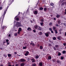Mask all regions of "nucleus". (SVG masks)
<instances>
[{
	"instance_id": "obj_1",
	"label": "nucleus",
	"mask_w": 66,
	"mask_h": 66,
	"mask_svg": "<svg viewBox=\"0 0 66 66\" xmlns=\"http://www.w3.org/2000/svg\"><path fill=\"white\" fill-rule=\"evenodd\" d=\"M9 6H10V4H9V6H7V8H6V11H5L4 13V14H3V16H2V17L0 18V20H3V18H4V15H5V14H6V11H7V9L9 8Z\"/></svg>"
},
{
	"instance_id": "obj_2",
	"label": "nucleus",
	"mask_w": 66,
	"mask_h": 66,
	"mask_svg": "<svg viewBox=\"0 0 66 66\" xmlns=\"http://www.w3.org/2000/svg\"><path fill=\"white\" fill-rule=\"evenodd\" d=\"M15 26L16 27H22V25L21 24V23L17 22L15 24Z\"/></svg>"
},
{
	"instance_id": "obj_3",
	"label": "nucleus",
	"mask_w": 66,
	"mask_h": 66,
	"mask_svg": "<svg viewBox=\"0 0 66 66\" xmlns=\"http://www.w3.org/2000/svg\"><path fill=\"white\" fill-rule=\"evenodd\" d=\"M42 29V28H41V27H40V26H39L38 27V29H37V30H41Z\"/></svg>"
},
{
	"instance_id": "obj_4",
	"label": "nucleus",
	"mask_w": 66,
	"mask_h": 66,
	"mask_svg": "<svg viewBox=\"0 0 66 66\" xmlns=\"http://www.w3.org/2000/svg\"><path fill=\"white\" fill-rule=\"evenodd\" d=\"M27 30L28 31H29L30 32L31 30H32L31 28H30V27L28 28Z\"/></svg>"
},
{
	"instance_id": "obj_5",
	"label": "nucleus",
	"mask_w": 66,
	"mask_h": 66,
	"mask_svg": "<svg viewBox=\"0 0 66 66\" xmlns=\"http://www.w3.org/2000/svg\"><path fill=\"white\" fill-rule=\"evenodd\" d=\"M29 52L27 51L26 53L25 54V56H27V55H28V54H29Z\"/></svg>"
},
{
	"instance_id": "obj_6",
	"label": "nucleus",
	"mask_w": 66,
	"mask_h": 66,
	"mask_svg": "<svg viewBox=\"0 0 66 66\" xmlns=\"http://www.w3.org/2000/svg\"><path fill=\"white\" fill-rule=\"evenodd\" d=\"M39 26L38 25H35V29H37H37H38V27Z\"/></svg>"
},
{
	"instance_id": "obj_7",
	"label": "nucleus",
	"mask_w": 66,
	"mask_h": 66,
	"mask_svg": "<svg viewBox=\"0 0 66 66\" xmlns=\"http://www.w3.org/2000/svg\"><path fill=\"white\" fill-rule=\"evenodd\" d=\"M20 61H21V62H25L26 60L24 59H20Z\"/></svg>"
},
{
	"instance_id": "obj_8",
	"label": "nucleus",
	"mask_w": 66,
	"mask_h": 66,
	"mask_svg": "<svg viewBox=\"0 0 66 66\" xmlns=\"http://www.w3.org/2000/svg\"><path fill=\"white\" fill-rule=\"evenodd\" d=\"M37 13H38L37 11H35V12H34V14H35V15H36V14H37Z\"/></svg>"
},
{
	"instance_id": "obj_9",
	"label": "nucleus",
	"mask_w": 66,
	"mask_h": 66,
	"mask_svg": "<svg viewBox=\"0 0 66 66\" xmlns=\"http://www.w3.org/2000/svg\"><path fill=\"white\" fill-rule=\"evenodd\" d=\"M45 34L46 37H48L49 36V34L48 33H45Z\"/></svg>"
},
{
	"instance_id": "obj_10",
	"label": "nucleus",
	"mask_w": 66,
	"mask_h": 66,
	"mask_svg": "<svg viewBox=\"0 0 66 66\" xmlns=\"http://www.w3.org/2000/svg\"><path fill=\"white\" fill-rule=\"evenodd\" d=\"M6 26H3L2 27V29H4V28H5V29H6Z\"/></svg>"
},
{
	"instance_id": "obj_11",
	"label": "nucleus",
	"mask_w": 66,
	"mask_h": 66,
	"mask_svg": "<svg viewBox=\"0 0 66 66\" xmlns=\"http://www.w3.org/2000/svg\"><path fill=\"white\" fill-rule=\"evenodd\" d=\"M31 61L33 63H34L35 62V60L34 59H31Z\"/></svg>"
},
{
	"instance_id": "obj_12",
	"label": "nucleus",
	"mask_w": 66,
	"mask_h": 66,
	"mask_svg": "<svg viewBox=\"0 0 66 66\" xmlns=\"http://www.w3.org/2000/svg\"><path fill=\"white\" fill-rule=\"evenodd\" d=\"M39 65L40 66H42L43 65V63H42L40 62L39 63Z\"/></svg>"
},
{
	"instance_id": "obj_13",
	"label": "nucleus",
	"mask_w": 66,
	"mask_h": 66,
	"mask_svg": "<svg viewBox=\"0 0 66 66\" xmlns=\"http://www.w3.org/2000/svg\"><path fill=\"white\" fill-rule=\"evenodd\" d=\"M22 29H21V28H19V30L18 31H21V30Z\"/></svg>"
},
{
	"instance_id": "obj_14",
	"label": "nucleus",
	"mask_w": 66,
	"mask_h": 66,
	"mask_svg": "<svg viewBox=\"0 0 66 66\" xmlns=\"http://www.w3.org/2000/svg\"><path fill=\"white\" fill-rule=\"evenodd\" d=\"M30 45H31L32 46H34V44L33 43H31L30 44Z\"/></svg>"
},
{
	"instance_id": "obj_15",
	"label": "nucleus",
	"mask_w": 66,
	"mask_h": 66,
	"mask_svg": "<svg viewBox=\"0 0 66 66\" xmlns=\"http://www.w3.org/2000/svg\"><path fill=\"white\" fill-rule=\"evenodd\" d=\"M40 49H41V50H42L43 48V46L41 45L40 46Z\"/></svg>"
},
{
	"instance_id": "obj_16",
	"label": "nucleus",
	"mask_w": 66,
	"mask_h": 66,
	"mask_svg": "<svg viewBox=\"0 0 66 66\" xmlns=\"http://www.w3.org/2000/svg\"><path fill=\"white\" fill-rule=\"evenodd\" d=\"M20 65H21V66H24V63H22Z\"/></svg>"
},
{
	"instance_id": "obj_17",
	"label": "nucleus",
	"mask_w": 66,
	"mask_h": 66,
	"mask_svg": "<svg viewBox=\"0 0 66 66\" xmlns=\"http://www.w3.org/2000/svg\"><path fill=\"white\" fill-rule=\"evenodd\" d=\"M57 39H59V40H61V37L59 36V37H57Z\"/></svg>"
},
{
	"instance_id": "obj_18",
	"label": "nucleus",
	"mask_w": 66,
	"mask_h": 66,
	"mask_svg": "<svg viewBox=\"0 0 66 66\" xmlns=\"http://www.w3.org/2000/svg\"><path fill=\"white\" fill-rule=\"evenodd\" d=\"M47 10V8L45 7L44 8V11H46Z\"/></svg>"
},
{
	"instance_id": "obj_19",
	"label": "nucleus",
	"mask_w": 66,
	"mask_h": 66,
	"mask_svg": "<svg viewBox=\"0 0 66 66\" xmlns=\"http://www.w3.org/2000/svg\"><path fill=\"white\" fill-rule=\"evenodd\" d=\"M38 34L39 35H42V32H40L38 33Z\"/></svg>"
},
{
	"instance_id": "obj_20",
	"label": "nucleus",
	"mask_w": 66,
	"mask_h": 66,
	"mask_svg": "<svg viewBox=\"0 0 66 66\" xmlns=\"http://www.w3.org/2000/svg\"><path fill=\"white\" fill-rule=\"evenodd\" d=\"M53 61V62H56V59H53L52 60Z\"/></svg>"
},
{
	"instance_id": "obj_21",
	"label": "nucleus",
	"mask_w": 66,
	"mask_h": 66,
	"mask_svg": "<svg viewBox=\"0 0 66 66\" xmlns=\"http://www.w3.org/2000/svg\"><path fill=\"white\" fill-rule=\"evenodd\" d=\"M53 30H55V29H56V27H53Z\"/></svg>"
},
{
	"instance_id": "obj_22",
	"label": "nucleus",
	"mask_w": 66,
	"mask_h": 66,
	"mask_svg": "<svg viewBox=\"0 0 66 66\" xmlns=\"http://www.w3.org/2000/svg\"><path fill=\"white\" fill-rule=\"evenodd\" d=\"M53 40H56V37H54L53 38Z\"/></svg>"
},
{
	"instance_id": "obj_23",
	"label": "nucleus",
	"mask_w": 66,
	"mask_h": 66,
	"mask_svg": "<svg viewBox=\"0 0 66 66\" xmlns=\"http://www.w3.org/2000/svg\"><path fill=\"white\" fill-rule=\"evenodd\" d=\"M39 57V56L37 55L36 56V59H38Z\"/></svg>"
},
{
	"instance_id": "obj_24",
	"label": "nucleus",
	"mask_w": 66,
	"mask_h": 66,
	"mask_svg": "<svg viewBox=\"0 0 66 66\" xmlns=\"http://www.w3.org/2000/svg\"><path fill=\"white\" fill-rule=\"evenodd\" d=\"M51 59V56H49L48 57V60H50Z\"/></svg>"
},
{
	"instance_id": "obj_25",
	"label": "nucleus",
	"mask_w": 66,
	"mask_h": 66,
	"mask_svg": "<svg viewBox=\"0 0 66 66\" xmlns=\"http://www.w3.org/2000/svg\"><path fill=\"white\" fill-rule=\"evenodd\" d=\"M60 16V15H58L56 16L57 18H59Z\"/></svg>"
},
{
	"instance_id": "obj_26",
	"label": "nucleus",
	"mask_w": 66,
	"mask_h": 66,
	"mask_svg": "<svg viewBox=\"0 0 66 66\" xmlns=\"http://www.w3.org/2000/svg\"><path fill=\"white\" fill-rule=\"evenodd\" d=\"M32 66H36V64L34 63L32 65Z\"/></svg>"
},
{
	"instance_id": "obj_27",
	"label": "nucleus",
	"mask_w": 66,
	"mask_h": 66,
	"mask_svg": "<svg viewBox=\"0 0 66 66\" xmlns=\"http://www.w3.org/2000/svg\"><path fill=\"white\" fill-rule=\"evenodd\" d=\"M2 9H3V7H0V10H2Z\"/></svg>"
},
{
	"instance_id": "obj_28",
	"label": "nucleus",
	"mask_w": 66,
	"mask_h": 66,
	"mask_svg": "<svg viewBox=\"0 0 66 66\" xmlns=\"http://www.w3.org/2000/svg\"><path fill=\"white\" fill-rule=\"evenodd\" d=\"M8 56H9V57H10L11 56V55L10 54H8Z\"/></svg>"
},
{
	"instance_id": "obj_29",
	"label": "nucleus",
	"mask_w": 66,
	"mask_h": 66,
	"mask_svg": "<svg viewBox=\"0 0 66 66\" xmlns=\"http://www.w3.org/2000/svg\"><path fill=\"white\" fill-rule=\"evenodd\" d=\"M65 52H66V51H63L62 52V53H63V54H64V53H65Z\"/></svg>"
},
{
	"instance_id": "obj_30",
	"label": "nucleus",
	"mask_w": 66,
	"mask_h": 66,
	"mask_svg": "<svg viewBox=\"0 0 66 66\" xmlns=\"http://www.w3.org/2000/svg\"><path fill=\"white\" fill-rule=\"evenodd\" d=\"M52 24V23L51 22H50L49 24L50 26H51Z\"/></svg>"
},
{
	"instance_id": "obj_31",
	"label": "nucleus",
	"mask_w": 66,
	"mask_h": 66,
	"mask_svg": "<svg viewBox=\"0 0 66 66\" xmlns=\"http://www.w3.org/2000/svg\"><path fill=\"white\" fill-rule=\"evenodd\" d=\"M39 9L40 10H43V7H40L39 8Z\"/></svg>"
},
{
	"instance_id": "obj_32",
	"label": "nucleus",
	"mask_w": 66,
	"mask_h": 66,
	"mask_svg": "<svg viewBox=\"0 0 66 66\" xmlns=\"http://www.w3.org/2000/svg\"><path fill=\"white\" fill-rule=\"evenodd\" d=\"M61 60H63L64 59V57L63 56H61Z\"/></svg>"
},
{
	"instance_id": "obj_33",
	"label": "nucleus",
	"mask_w": 66,
	"mask_h": 66,
	"mask_svg": "<svg viewBox=\"0 0 66 66\" xmlns=\"http://www.w3.org/2000/svg\"><path fill=\"white\" fill-rule=\"evenodd\" d=\"M7 44L6 45L7 46V45H9L10 43L9 42H7Z\"/></svg>"
},
{
	"instance_id": "obj_34",
	"label": "nucleus",
	"mask_w": 66,
	"mask_h": 66,
	"mask_svg": "<svg viewBox=\"0 0 66 66\" xmlns=\"http://www.w3.org/2000/svg\"><path fill=\"white\" fill-rule=\"evenodd\" d=\"M16 20H17L18 21L19 20V18H16Z\"/></svg>"
},
{
	"instance_id": "obj_35",
	"label": "nucleus",
	"mask_w": 66,
	"mask_h": 66,
	"mask_svg": "<svg viewBox=\"0 0 66 66\" xmlns=\"http://www.w3.org/2000/svg\"><path fill=\"white\" fill-rule=\"evenodd\" d=\"M53 3H51V6H53Z\"/></svg>"
},
{
	"instance_id": "obj_36",
	"label": "nucleus",
	"mask_w": 66,
	"mask_h": 66,
	"mask_svg": "<svg viewBox=\"0 0 66 66\" xmlns=\"http://www.w3.org/2000/svg\"><path fill=\"white\" fill-rule=\"evenodd\" d=\"M40 24L42 26H43V22H41L40 23Z\"/></svg>"
},
{
	"instance_id": "obj_37",
	"label": "nucleus",
	"mask_w": 66,
	"mask_h": 66,
	"mask_svg": "<svg viewBox=\"0 0 66 66\" xmlns=\"http://www.w3.org/2000/svg\"><path fill=\"white\" fill-rule=\"evenodd\" d=\"M55 46L56 47V48H58V47H59V45H55Z\"/></svg>"
},
{
	"instance_id": "obj_38",
	"label": "nucleus",
	"mask_w": 66,
	"mask_h": 66,
	"mask_svg": "<svg viewBox=\"0 0 66 66\" xmlns=\"http://www.w3.org/2000/svg\"><path fill=\"white\" fill-rule=\"evenodd\" d=\"M20 31L18 30V34H20Z\"/></svg>"
},
{
	"instance_id": "obj_39",
	"label": "nucleus",
	"mask_w": 66,
	"mask_h": 66,
	"mask_svg": "<svg viewBox=\"0 0 66 66\" xmlns=\"http://www.w3.org/2000/svg\"><path fill=\"white\" fill-rule=\"evenodd\" d=\"M14 35L15 36H17V34L16 33H15L14 34Z\"/></svg>"
},
{
	"instance_id": "obj_40",
	"label": "nucleus",
	"mask_w": 66,
	"mask_h": 66,
	"mask_svg": "<svg viewBox=\"0 0 66 66\" xmlns=\"http://www.w3.org/2000/svg\"><path fill=\"white\" fill-rule=\"evenodd\" d=\"M9 40L8 39H6V42H9Z\"/></svg>"
},
{
	"instance_id": "obj_41",
	"label": "nucleus",
	"mask_w": 66,
	"mask_h": 66,
	"mask_svg": "<svg viewBox=\"0 0 66 66\" xmlns=\"http://www.w3.org/2000/svg\"><path fill=\"white\" fill-rule=\"evenodd\" d=\"M48 45H49V46H50V47H51L52 46L51 45V44H49Z\"/></svg>"
},
{
	"instance_id": "obj_42",
	"label": "nucleus",
	"mask_w": 66,
	"mask_h": 66,
	"mask_svg": "<svg viewBox=\"0 0 66 66\" xmlns=\"http://www.w3.org/2000/svg\"><path fill=\"white\" fill-rule=\"evenodd\" d=\"M58 55H59V56H60V55H61V54L60 53H58Z\"/></svg>"
},
{
	"instance_id": "obj_43",
	"label": "nucleus",
	"mask_w": 66,
	"mask_h": 66,
	"mask_svg": "<svg viewBox=\"0 0 66 66\" xmlns=\"http://www.w3.org/2000/svg\"><path fill=\"white\" fill-rule=\"evenodd\" d=\"M57 62L58 63H60V61L59 60H57Z\"/></svg>"
},
{
	"instance_id": "obj_44",
	"label": "nucleus",
	"mask_w": 66,
	"mask_h": 66,
	"mask_svg": "<svg viewBox=\"0 0 66 66\" xmlns=\"http://www.w3.org/2000/svg\"><path fill=\"white\" fill-rule=\"evenodd\" d=\"M49 30L50 31H52V29H51V28H49Z\"/></svg>"
},
{
	"instance_id": "obj_45",
	"label": "nucleus",
	"mask_w": 66,
	"mask_h": 66,
	"mask_svg": "<svg viewBox=\"0 0 66 66\" xmlns=\"http://www.w3.org/2000/svg\"><path fill=\"white\" fill-rule=\"evenodd\" d=\"M23 49H26V47H23Z\"/></svg>"
},
{
	"instance_id": "obj_46",
	"label": "nucleus",
	"mask_w": 66,
	"mask_h": 66,
	"mask_svg": "<svg viewBox=\"0 0 66 66\" xmlns=\"http://www.w3.org/2000/svg\"><path fill=\"white\" fill-rule=\"evenodd\" d=\"M41 21H42V22H43V21H44V20L43 19H41Z\"/></svg>"
},
{
	"instance_id": "obj_47",
	"label": "nucleus",
	"mask_w": 66,
	"mask_h": 66,
	"mask_svg": "<svg viewBox=\"0 0 66 66\" xmlns=\"http://www.w3.org/2000/svg\"><path fill=\"white\" fill-rule=\"evenodd\" d=\"M8 36H9V37H10V36H11V35L10 34H9L8 35Z\"/></svg>"
},
{
	"instance_id": "obj_48",
	"label": "nucleus",
	"mask_w": 66,
	"mask_h": 66,
	"mask_svg": "<svg viewBox=\"0 0 66 66\" xmlns=\"http://www.w3.org/2000/svg\"><path fill=\"white\" fill-rule=\"evenodd\" d=\"M63 44L64 45V46H66V43H64Z\"/></svg>"
},
{
	"instance_id": "obj_49",
	"label": "nucleus",
	"mask_w": 66,
	"mask_h": 66,
	"mask_svg": "<svg viewBox=\"0 0 66 66\" xmlns=\"http://www.w3.org/2000/svg\"><path fill=\"white\" fill-rule=\"evenodd\" d=\"M51 32L52 33H53V34L54 33V32H53V31H51Z\"/></svg>"
},
{
	"instance_id": "obj_50",
	"label": "nucleus",
	"mask_w": 66,
	"mask_h": 66,
	"mask_svg": "<svg viewBox=\"0 0 66 66\" xmlns=\"http://www.w3.org/2000/svg\"><path fill=\"white\" fill-rule=\"evenodd\" d=\"M55 33H56V34L57 33V31L56 30H55Z\"/></svg>"
},
{
	"instance_id": "obj_51",
	"label": "nucleus",
	"mask_w": 66,
	"mask_h": 66,
	"mask_svg": "<svg viewBox=\"0 0 66 66\" xmlns=\"http://www.w3.org/2000/svg\"><path fill=\"white\" fill-rule=\"evenodd\" d=\"M33 32H36V31H35V30H33Z\"/></svg>"
},
{
	"instance_id": "obj_52",
	"label": "nucleus",
	"mask_w": 66,
	"mask_h": 66,
	"mask_svg": "<svg viewBox=\"0 0 66 66\" xmlns=\"http://www.w3.org/2000/svg\"><path fill=\"white\" fill-rule=\"evenodd\" d=\"M58 23H59V24H60V21H58Z\"/></svg>"
},
{
	"instance_id": "obj_53",
	"label": "nucleus",
	"mask_w": 66,
	"mask_h": 66,
	"mask_svg": "<svg viewBox=\"0 0 66 66\" xmlns=\"http://www.w3.org/2000/svg\"><path fill=\"white\" fill-rule=\"evenodd\" d=\"M54 49L55 50H56V48H55V47H54Z\"/></svg>"
},
{
	"instance_id": "obj_54",
	"label": "nucleus",
	"mask_w": 66,
	"mask_h": 66,
	"mask_svg": "<svg viewBox=\"0 0 66 66\" xmlns=\"http://www.w3.org/2000/svg\"><path fill=\"white\" fill-rule=\"evenodd\" d=\"M14 54H17V53H16V52H15L14 53Z\"/></svg>"
},
{
	"instance_id": "obj_55",
	"label": "nucleus",
	"mask_w": 66,
	"mask_h": 66,
	"mask_svg": "<svg viewBox=\"0 0 66 66\" xmlns=\"http://www.w3.org/2000/svg\"><path fill=\"white\" fill-rule=\"evenodd\" d=\"M56 26H57V27H58V26H59V25L57 24H56Z\"/></svg>"
},
{
	"instance_id": "obj_56",
	"label": "nucleus",
	"mask_w": 66,
	"mask_h": 66,
	"mask_svg": "<svg viewBox=\"0 0 66 66\" xmlns=\"http://www.w3.org/2000/svg\"><path fill=\"white\" fill-rule=\"evenodd\" d=\"M0 49H1V50H3V48H1Z\"/></svg>"
},
{
	"instance_id": "obj_57",
	"label": "nucleus",
	"mask_w": 66,
	"mask_h": 66,
	"mask_svg": "<svg viewBox=\"0 0 66 66\" xmlns=\"http://www.w3.org/2000/svg\"><path fill=\"white\" fill-rule=\"evenodd\" d=\"M65 35L66 36V32L65 33Z\"/></svg>"
},
{
	"instance_id": "obj_58",
	"label": "nucleus",
	"mask_w": 66,
	"mask_h": 66,
	"mask_svg": "<svg viewBox=\"0 0 66 66\" xmlns=\"http://www.w3.org/2000/svg\"><path fill=\"white\" fill-rule=\"evenodd\" d=\"M10 2H12V1H11V0H10Z\"/></svg>"
},
{
	"instance_id": "obj_59",
	"label": "nucleus",
	"mask_w": 66,
	"mask_h": 66,
	"mask_svg": "<svg viewBox=\"0 0 66 66\" xmlns=\"http://www.w3.org/2000/svg\"><path fill=\"white\" fill-rule=\"evenodd\" d=\"M0 66H3V65L2 64L0 65Z\"/></svg>"
},
{
	"instance_id": "obj_60",
	"label": "nucleus",
	"mask_w": 66,
	"mask_h": 66,
	"mask_svg": "<svg viewBox=\"0 0 66 66\" xmlns=\"http://www.w3.org/2000/svg\"><path fill=\"white\" fill-rule=\"evenodd\" d=\"M18 64L16 65V66H18Z\"/></svg>"
},
{
	"instance_id": "obj_61",
	"label": "nucleus",
	"mask_w": 66,
	"mask_h": 66,
	"mask_svg": "<svg viewBox=\"0 0 66 66\" xmlns=\"http://www.w3.org/2000/svg\"><path fill=\"white\" fill-rule=\"evenodd\" d=\"M65 14H66V12L65 11Z\"/></svg>"
},
{
	"instance_id": "obj_62",
	"label": "nucleus",
	"mask_w": 66,
	"mask_h": 66,
	"mask_svg": "<svg viewBox=\"0 0 66 66\" xmlns=\"http://www.w3.org/2000/svg\"><path fill=\"white\" fill-rule=\"evenodd\" d=\"M8 66H12V65H9Z\"/></svg>"
},
{
	"instance_id": "obj_63",
	"label": "nucleus",
	"mask_w": 66,
	"mask_h": 66,
	"mask_svg": "<svg viewBox=\"0 0 66 66\" xmlns=\"http://www.w3.org/2000/svg\"><path fill=\"white\" fill-rule=\"evenodd\" d=\"M27 66H30V65H27Z\"/></svg>"
},
{
	"instance_id": "obj_64",
	"label": "nucleus",
	"mask_w": 66,
	"mask_h": 66,
	"mask_svg": "<svg viewBox=\"0 0 66 66\" xmlns=\"http://www.w3.org/2000/svg\"><path fill=\"white\" fill-rule=\"evenodd\" d=\"M65 12H66V9H65Z\"/></svg>"
}]
</instances>
